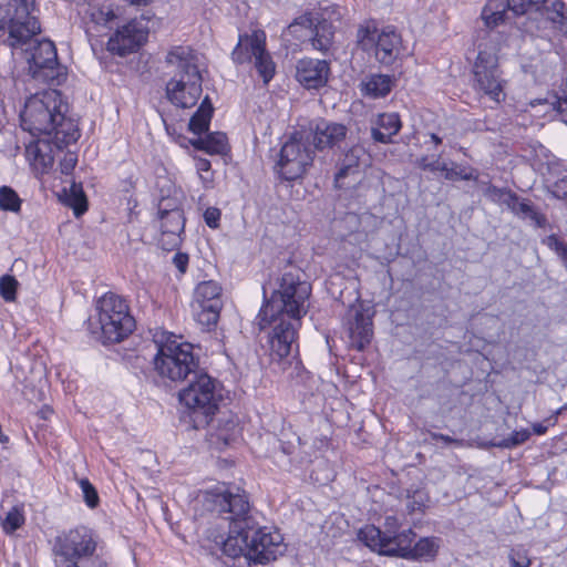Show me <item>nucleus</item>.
Masks as SVG:
<instances>
[{
    "mask_svg": "<svg viewBox=\"0 0 567 567\" xmlns=\"http://www.w3.org/2000/svg\"><path fill=\"white\" fill-rule=\"evenodd\" d=\"M262 291L266 302L257 317L258 324L260 329H265L268 324L276 323L268 336V344L271 360L280 362L288 357L297 337L299 320L307 312L305 303L311 287L293 274L286 272L280 278L278 288L269 282L262 286Z\"/></svg>",
    "mask_w": 567,
    "mask_h": 567,
    "instance_id": "1",
    "label": "nucleus"
},
{
    "mask_svg": "<svg viewBox=\"0 0 567 567\" xmlns=\"http://www.w3.org/2000/svg\"><path fill=\"white\" fill-rule=\"evenodd\" d=\"M131 4L134 6H145L150 3L152 0H127Z\"/></svg>",
    "mask_w": 567,
    "mask_h": 567,
    "instance_id": "62",
    "label": "nucleus"
},
{
    "mask_svg": "<svg viewBox=\"0 0 567 567\" xmlns=\"http://www.w3.org/2000/svg\"><path fill=\"white\" fill-rule=\"evenodd\" d=\"M231 60L234 64L246 70L248 63V32L239 29L238 43L231 52Z\"/></svg>",
    "mask_w": 567,
    "mask_h": 567,
    "instance_id": "39",
    "label": "nucleus"
},
{
    "mask_svg": "<svg viewBox=\"0 0 567 567\" xmlns=\"http://www.w3.org/2000/svg\"><path fill=\"white\" fill-rule=\"evenodd\" d=\"M53 414V410L49 405H44L39 411V415L43 420L50 419V416Z\"/></svg>",
    "mask_w": 567,
    "mask_h": 567,
    "instance_id": "59",
    "label": "nucleus"
},
{
    "mask_svg": "<svg viewBox=\"0 0 567 567\" xmlns=\"http://www.w3.org/2000/svg\"><path fill=\"white\" fill-rule=\"evenodd\" d=\"M439 548V539L421 538L414 546L410 559H429L433 558Z\"/></svg>",
    "mask_w": 567,
    "mask_h": 567,
    "instance_id": "37",
    "label": "nucleus"
},
{
    "mask_svg": "<svg viewBox=\"0 0 567 567\" xmlns=\"http://www.w3.org/2000/svg\"><path fill=\"white\" fill-rule=\"evenodd\" d=\"M432 437H433V440H441L445 444L456 443V444L461 445V441L455 440L449 435L441 434V433H433Z\"/></svg>",
    "mask_w": 567,
    "mask_h": 567,
    "instance_id": "57",
    "label": "nucleus"
},
{
    "mask_svg": "<svg viewBox=\"0 0 567 567\" xmlns=\"http://www.w3.org/2000/svg\"><path fill=\"white\" fill-rule=\"evenodd\" d=\"M159 228L163 234L179 236L185 228V217L181 208H158Z\"/></svg>",
    "mask_w": 567,
    "mask_h": 567,
    "instance_id": "25",
    "label": "nucleus"
},
{
    "mask_svg": "<svg viewBox=\"0 0 567 567\" xmlns=\"http://www.w3.org/2000/svg\"><path fill=\"white\" fill-rule=\"evenodd\" d=\"M267 35L262 30H254L250 33V63L262 83L267 85L276 74V63L271 53L266 48Z\"/></svg>",
    "mask_w": 567,
    "mask_h": 567,
    "instance_id": "18",
    "label": "nucleus"
},
{
    "mask_svg": "<svg viewBox=\"0 0 567 567\" xmlns=\"http://www.w3.org/2000/svg\"><path fill=\"white\" fill-rule=\"evenodd\" d=\"M97 539L94 532L80 526L59 534L52 545L55 567H110L109 563L96 554Z\"/></svg>",
    "mask_w": 567,
    "mask_h": 567,
    "instance_id": "6",
    "label": "nucleus"
},
{
    "mask_svg": "<svg viewBox=\"0 0 567 567\" xmlns=\"http://www.w3.org/2000/svg\"><path fill=\"white\" fill-rule=\"evenodd\" d=\"M206 501L218 513L229 514L228 536L223 543L224 554L233 558L243 557L248 561V501L245 495L218 486L206 494Z\"/></svg>",
    "mask_w": 567,
    "mask_h": 567,
    "instance_id": "4",
    "label": "nucleus"
},
{
    "mask_svg": "<svg viewBox=\"0 0 567 567\" xmlns=\"http://www.w3.org/2000/svg\"><path fill=\"white\" fill-rule=\"evenodd\" d=\"M529 436L530 433L527 430L515 431L508 437L495 443L494 445L504 449H512L527 441Z\"/></svg>",
    "mask_w": 567,
    "mask_h": 567,
    "instance_id": "44",
    "label": "nucleus"
},
{
    "mask_svg": "<svg viewBox=\"0 0 567 567\" xmlns=\"http://www.w3.org/2000/svg\"><path fill=\"white\" fill-rule=\"evenodd\" d=\"M115 13L110 8H92L90 20L86 22L87 35H103L104 30H111V23L115 20Z\"/></svg>",
    "mask_w": 567,
    "mask_h": 567,
    "instance_id": "27",
    "label": "nucleus"
},
{
    "mask_svg": "<svg viewBox=\"0 0 567 567\" xmlns=\"http://www.w3.org/2000/svg\"><path fill=\"white\" fill-rule=\"evenodd\" d=\"M18 285V280L11 275H3L0 278V296L3 300L7 302L16 300Z\"/></svg>",
    "mask_w": 567,
    "mask_h": 567,
    "instance_id": "41",
    "label": "nucleus"
},
{
    "mask_svg": "<svg viewBox=\"0 0 567 567\" xmlns=\"http://www.w3.org/2000/svg\"><path fill=\"white\" fill-rule=\"evenodd\" d=\"M313 163V151L300 133L292 134L281 146L277 167L286 181L302 177Z\"/></svg>",
    "mask_w": 567,
    "mask_h": 567,
    "instance_id": "12",
    "label": "nucleus"
},
{
    "mask_svg": "<svg viewBox=\"0 0 567 567\" xmlns=\"http://www.w3.org/2000/svg\"><path fill=\"white\" fill-rule=\"evenodd\" d=\"M533 431H534V433H535V434H537V435H543V434H545V433H546V431H547V426H546V425H544V424H542V423H535V424L533 425Z\"/></svg>",
    "mask_w": 567,
    "mask_h": 567,
    "instance_id": "60",
    "label": "nucleus"
},
{
    "mask_svg": "<svg viewBox=\"0 0 567 567\" xmlns=\"http://www.w3.org/2000/svg\"><path fill=\"white\" fill-rule=\"evenodd\" d=\"M24 522V518L23 516L21 515V513L19 511H17L16 508L10 511L6 518L3 519L2 522V527H3V530L7 533V534H12L14 533L18 528L21 527V525L23 524Z\"/></svg>",
    "mask_w": 567,
    "mask_h": 567,
    "instance_id": "45",
    "label": "nucleus"
},
{
    "mask_svg": "<svg viewBox=\"0 0 567 567\" xmlns=\"http://www.w3.org/2000/svg\"><path fill=\"white\" fill-rule=\"evenodd\" d=\"M481 17L484 21V24L491 29L506 22L509 19L508 16H503L495 12H486V10H482Z\"/></svg>",
    "mask_w": 567,
    "mask_h": 567,
    "instance_id": "50",
    "label": "nucleus"
},
{
    "mask_svg": "<svg viewBox=\"0 0 567 567\" xmlns=\"http://www.w3.org/2000/svg\"><path fill=\"white\" fill-rule=\"evenodd\" d=\"M295 69L296 80L308 90L324 86L330 74L329 63L324 60L301 59L297 61Z\"/></svg>",
    "mask_w": 567,
    "mask_h": 567,
    "instance_id": "19",
    "label": "nucleus"
},
{
    "mask_svg": "<svg viewBox=\"0 0 567 567\" xmlns=\"http://www.w3.org/2000/svg\"><path fill=\"white\" fill-rule=\"evenodd\" d=\"M508 559L512 567H532L533 565V560L522 547L513 548L508 555Z\"/></svg>",
    "mask_w": 567,
    "mask_h": 567,
    "instance_id": "46",
    "label": "nucleus"
},
{
    "mask_svg": "<svg viewBox=\"0 0 567 567\" xmlns=\"http://www.w3.org/2000/svg\"><path fill=\"white\" fill-rule=\"evenodd\" d=\"M473 89L476 93L499 103L504 97L506 80L498 65L495 49H481L473 65Z\"/></svg>",
    "mask_w": 567,
    "mask_h": 567,
    "instance_id": "11",
    "label": "nucleus"
},
{
    "mask_svg": "<svg viewBox=\"0 0 567 567\" xmlns=\"http://www.w3.org/2000/svg\"><path fill=\"white\" fill-rule=\"evenodd\" d=\"M34 11L35 0H9L0 4V30H8L7 42L16 53L19 45H24L41 31Z\"/></svg>",
    "mask_w": 567,
    "mask_h": 567,
    "instance_id": "9",
    "label": "nucleus"
},
{
    "mask_svg": "<svg viewBox=\"0 0 567 567\" xmlns=\"http://www.w3.org/2000/svg\"><path fill=\"white\" fill-rule=\"evenodd\" d=\"M221 212L219 208L209 206L203 213V219L210 229H217L220 226Z\"/></svg>",
    "mask_w": 567,
    "mask_h": 567,
    "instance_id": "48",
    "label": "nucleus"
},
{
    "mask_svg": "<svg viewBox=\"0 0 567 567\" xmlns=\"http://www.w3.org/2000/svg\"><path fill=\"white\" fill-rule=\"evenodd\" d=\"M358 538L371 550L385 555L389 535L381 532L378 527L368 525L361 528L358 533Z\"/></svg>",
    "mask_w": 567,
    "mask_h": 567,
    "instance_id": "30",
    "label": "nucleus"
},
{
    "mask_svg": "<svg viewBox=\"0 0 567 567\" xmlns=\"http://www.w3.org/2000/svg\"><path fill=\"white\" fill-rule=\"evenodd\" d=\"M359 151L360 150L353 148L350 154H347L346 159L348 161V163L340 168V171L337 174V178L344 177L348 174L351 167L355 164V161L358 158L355 153H358Z\"/></svg>",
    "mask_w": 567,
    "mask_h": 567,
    "instance_id": "53",
    "label": "nucleus"
},
{
    "mask_svg": "<svg viewBox=\"0 0 567 567\" xmlns=\"http://www.w3.org/2000/svg\"><path fill=\"white\" fill-rule=\"evenodd\" d=\"M539 14H545L546 19L559 30L566 29L567 35V10L561 0H546Z\"/></svg>",
    "mask_w": 567,
    "mask_h": 567,
    "instance_id": "32",
    "label": "nucleus"
},
{
    "mask_svg": "<svg viewBox=\"0 0 567 567\" xmlns=\"http://www.w3.org/2000/svg\"><path fill=\"white\" fill-rule=\"evenodd\" d=\"M214 107L208 95H206L196 112L188 122V130L198 137L208 131L213 117Z\"/></svg>",
    "mask_w": 567,
    "mask_h": 567,
    "instance_id": "26",
    "label": "nucleus"
},
{
    "mask_svg": "<svg viewBox=\"0 0 567 567\" xmlns=\"http://www.w3.org/2000/svg\"><path fill=\"white\" fill-rule=\"evenodd\" d=\"M135 328V320L124 298L113 292L103 295L96 302L95 315L87 319L90 333L102 343H117Z\"/></svg>",
    "mask_w": 567,
    "mask_h": 567,
    "instance_id": "5",
    "label": "nucleus"
},
{
    "mask_svg": "<svg viewBox=\"0 0 567 567\" xmlns=\"http://www.w3.org/2000/svg\"><path fill=\"white\" fill-rule=\"evenodd\" d=\"M223 305V288L217 281L206 280L196 286L192 310L203 329L209 331L216 327Z\"/></svg>",
    "mask_w": 567,
    "mask_h": 567,
    "instance_id": "13",
    "label": "nucleus"
},
{
    "mask_svg": "<svg viewBox=\"0 0 567 567\" xmlns=\"http://www.w3.org/2000/svg\"><path fill=\"white\" fill-rule=\"evenodd\" d=\"M196 171L197 173H209L212 168L210 161L207 158H198L196 159Z\"/></svg>",
    "mask_w": 567,
    "mask_h": 567,
    "instance_id": "56",
    "label": "nucleus"
},
{
    "mask_svg": "<svg viewBox=\"0 0 567 567\" xmlns=\"http://www.w3.org/2000/svg\"><path fill=\"white\" fill-rule=\"evenodd\" d=\"M63 192L65 205L73 209V213L76 217L81 216L86 212V197L81 185L72 183L69 192H66V189H64Z\"/></svg>",
    "mask_w": 567,
    "mask_h": 567,
    "instance_id": "35",
    "label": "nucleus"
},
{
    "mask_svg": "<svg viewBox=\"0 0 567 567\" xmlns=\"http://www.w3.org/2000/svg\"><path fill=\"white\" fill-rule=\"evenodd\" d=\"M415 534L412 529L403 530L396 535H389L388 549L385 556H395L410 559L412 553V542Z\"/></svg>",
    "mask_w": 567,
    "mask_h": 567,
    "instance_id": "28",
    "label": "nucleus"
},
{
    "mask_svg": "<svg viewBox=\"0 0 567 567\" xmlns=\"http://www.w3.org/2000/svg\"><path fill=\"white\" fill-rule=\"evenodd\" d=\"M215 420L209 427V433L212 435H216L217 441L223 442L225 445H229L237 440V437L241 434V427L239 426L237 417L233 415H223L217 420V424L215 425Z\"/></svg>",
    "mask_w": 567,
    "mask_h": 567,
    "instance_id": "24",
    "label": "nucleus"
},
{
    "mask_svg": "<svg viewBox=\"0 0 567 567\" xmlns=\"http://www.w3.org/2000/svg\"><path fill=\"white\" fill-rule=\"evenodd\" d=\"M402 123L398 113H382L371 121L373 141L382 144L392 143V137L399 133Z\"/></svg>",
    "mask_w": 567,
    "mask_h": 567,
    "instance_id": "22",
    "label": "nucleus"
},
{
    "mask_svg": "<svg viewBox=\"0 0 567 567\" xmlns=\"http://www.w3.org/2000/svg\"><path fill=\"white\" fill-rule=\"evenodd\" d=\"M347 326L351 347L363 350L373 337L370 309H364L361 303L351 306L347 313Z\"/></svg>",
    "mask_w": 567,
    "mask_h": 567,
    "instance_id": "17",
    "label": "nucleus"
},
{
    "mask_svg": "<svg viewBox=\"0 0 567 567\" xmlns=\"http://www.w3.org/2000/svg\"><path fill=\"white\" fill-rule=\"evenodd\" d=\"M444 177L449 181H474L477 178V174L473 168L453 165L452 167L446 166Z\"/></svg>",
    "mask_w": 567,
    "mask_h": 567,
    "instance_id": "42",
    "label": "nucleus"
},
{
    "mask_svg": "<svg viewBox=\"0 0 567 567\" xmlns=\"http://www.w3.org/2000/svg\"><path fill=\"white\" fill-rule=\"evenodd\" d=\"M192 145L205 151L208 154H224L227 151V136L221 132L208 133L206 136L197 137L192 141Z\"/></svg>",
    "mask_w": 567,
    "mask_h": 567,
    "instance_id": "31",
    "label": "nucleus"
},
{
    "mask_svg": "<svg viewBox=\"0 0 567 567\" xmlns=\"http://www.w3.org/2000/svg\"><path fill=\"white\" fill-rule=\"evenodd\" d=\"M484 194L492 202L505 205L507 208H509L516 196V194L512 190L506 188H498L494 185H489Z\"/></svg>",
    "mask_w": 567,
    "mask_h": 567,
    "instance_id": "40",
    "label": "nucleus"
},
{
    "mask_svg": "<svg viewBox=\"0 0 567 567\" xmlns=\"http://www.w3.org/2000/svg\"><path fill=\"white\" fill-rule=\"evenodd\" d=\"M546 0H507L508 10L515 16H527L528 20L536 19Z\"/></svg>",
    "mask_w": 567,
    "mask_h": 567,
    "instance_id": "33",
    "label": "nucleus"
},
{
    "mask_svg": "<svg viewBox=\"0 0 567 567\" xmlns=\"http://www.w3.org/2000/svg\"><path fill=\"white\" fill-rule=\"evenodd\" d=\"M508 209L522 219H529L536 227L543 228L547 224L545 215L540 214L529 200L522 199L517 195Z\"/></svg>",
    "mask_w": 567,
    "mask_h": 567,
    "instance_id": "29",
    "label": "nucleus"
},
{
    "mask_svg": "<svg viewBox=\"0 0 567 567\" xmlns=\"http://www.w3.org/2000/svg\"><path fill=\"white\" fill-rule=\"evenodd\" d=\"M393 78L386 74H369L360 82V91L363 96L369 99H380L386 96L392 87Z\"/></svg>",
    "mask_w": 567,
    "mask_h": 567,
    "instance_id": "23",
    "label": "nucleus"
},
{
    "mask_svg": "<svg viewBox=\"0 0 567 567\" xmlns=\"http://www.w3.org/2000/svg\"><path fill=\"white\" fill-rule=\"evenodd\" d=\"M553 193L557 197H564L567 195V177L555 183Z\"/></svg>",
    "mask_w": 567,
    "mask_h": 567,
    "instance_id": "54",
    "label": "nucleus"
},
{
    "mask_svg": "<svg viewBox=\"0 0 567 567\" xmlns=\"http://www.w3.org/2000/svg\"><path fill=\"white\" fill-rule=\"evenodd\" d=\"M446 163L441 162L440 159L433 161L431 163H425L422 165L423 169L431 171V172H443L445 173L446 169Z\"/></svg>",
    "mask_w": 567,
    "mask_h": 567,
    "instance_id": "55",
    "label": "nucleus"
},
{
    "mask_svg": "<svg viewBox=\"0 0 567 567\" xmlns=\"http://www.w3.org/2000/svg\"><path fill=\"white\" fill-rule=\"evenodd\" d=\"M431 138L435 144H440L442 142L441 137H439L436 134H431Z\"/></svg>",
    "mask_w": 567,
    "mask_h": 567,
    "instance_id": "63",
    "label": "nucleus"
},
{
    "mask_svg": "<svg viewBox=\"0 0 567 567\" xmlns=\"http://www.w3.org/2000/svg\"><path fill=\"white\" fill-rule=\"evenodd\" d=\"M22 200L18 193L10 186L0 187V209L3 212L19 213Z\"/></svg>",
    "mask_w": 567,
    "mask_h": 567,
    "instance_id": "38",
    "label": "nucleus"
},
{
    "mask_svg": "<svg viewBox=\"0 0 567 567\" xmlns=\"http://www.w3.org/2000/svg\"><path fill=\"white\" fill-rule=\"evenodd\" d=\"M390 519L391 518H386V525L390 526Z\"/></svg>",
    "mask_w": 567,
    "mask_h": 567,
    "instance_id": "64",
    "label": "nucleus"
},
{
    "mask_svg": "<svg viewBox=\"0 0 567 567\" xmlns=\"http://www.w3.org/2000/svg\"><path fill=\"white\" fill-rule=\"evenodd\" d=\"M285 550L282 535L276 529L261 527L250 539V565L275 561Z\"/></svg>",
    "mask_w": 567,
    "mask_h": 567,
    "instance_id": "15",
    "label": "nucleus"
},
{
    "mask_svg": "<svg viewBox=\"0 0 567 567\" xmlns=\"http://www.w3.org/2000/svg\"><path fill=\"white\" fill-rule=\"evenodd\" d=\"M189 257L187 254L177 251L173 257V265L179 270L181 274H185L188 267Z\"/></svg>",
    "mask_w": 567,
    "mask_h": 567,
    "instance_id": "52",
    "label": "nucleus"
},
{
    "mask_svg": "<svg viewBox=\"0 0 567 567\" xmlns=\"http://www.w3.org/2000/svg\"><path fill=\"white\" fill-rule=\"evenodd\" d=\"M524 28V30L528 33H533L536 29H538V27H535L533 25V22H529V23H524L522 25Z\"/></svg>",
    "mask_w": 567,
    "mask_h": 567,
    "instance_id": "61",
    "label": "nucleus"
},
{
    "mask_svg": "<svg viewBox=\"0 0 567 567\" xmlns=\"http://www.w3.org/2000/svg\"><path fill=\"white\" fill-rule=\"evenodd\" d=\"M157 352L153 358L157 375L174 383L188 380L199 369V358L189 342L179 341L173 333H165L156 340Z\"/></svg>",
    "mask_w": 567,
    "mask_h": 567,
    "instance_id": "7",
    "label": "nucleus"
},
{
    "mask_svg": "<svg viewBox=\"0 0 567 567\" xmlns=\"http://www.w3.org/2000/svg\"><path fill=\"white\" fill-rule=\"evenodd\" d=\"M79 486L83 494V499L87 507L95 508L100 503V497L96 488L87 478H80Z\"/></svg>",
    "mask_w": 567,
    "mask_h": 567,
    "instance_id": "43",
    "label": "nucleus"
},
{
    "mask_svg": "<svg viewBox=\"0 0 567 567\" xmlns=\"http://www.w3.org/2000/svg\"><path fill=\"white\" fill-rule=\"evenodd\" d=\"M146 25L136 19L128 21L116 30L107 41V50L120 56L137 51L147 40Z\"/></svg>",
    "mask_w": 567,
    "mask_h": 567,
    "instance_id": "16",
    "label": "nucleus"
},
{
    "mask_svg": "<svg viewBox=\"0 0 567 567\" xmlns=\"http://www.w3.org/2000/svg\"><path fill=\"white\" fill-rule=\"evenodd\" d=\"M68 104L61 92L47 90L28 97L20 111V126L31 136H53L59 150L74 144L80 137L76 122L68 117Z\"/></svg>",
    "mask_w": 567,
    "mask_h": 567,
    "instance_id": "2",
    "label": "nucleus"
},
{
    "mask_svg": "<svg viewBox=\"0 0 567 567\" xmlns=\"http://www.w3.org/2000/svg\"><path fill=\"white\" fill-rule=\"evenodd\" d=\"M543 243L551 250H554L567 264V244L559 239L556 235L547 236Z\"/></svg>",
    "mask_w": 567,
    "mask_h": 567,
    "instance_id": "47",
    "label": "nucleus"
},
{
    "mask_svg": "<svg viewBox=\"0 0 567 567\" xmlns=\"http://www.w3.org/2000/svg\"><path fill=\"white\" fill-rule=\"evenodd\" d=\"M483 10H486V12L501 13L503 16H508L509 11L507 0H488Z\"/></svg>",
    "mask_w": 567,
    "mask_h": 567,
    "instance_id": "51",
    "label": "nucleus"
},
{
    "mask_svg": "<svg viewBox=\"0 0 567 567\" xmlns=\"http://www.w3.org/2000/svg\"><path fill=\"white\" fill-rule=\"evenodd\" d=\"M313 27L312 14L310 12L303 13L296 18L288 27L287 33L295 37L298 40L306 38L311 28Z\"/></svg>",
    "mask_w": 567,
    "mask_h": 567,
    "instance_id": "36",
    "label": "nucleus"
},
{
    "mask_svg": "<svg viewBox=\"0 0 567 567\" xmlns=\"http://www.w3.org/2000/svg\"><path fill=\"white\" fill-rule=\"evenodd\" d=\"M18 51L27 61L29 72L34 80L50 85L61 84L65 73L58 60L56 48L51 40H38L33 37L24 45H19ZM12 53L16 54L13 50Z\"/></svg>",
    "mask_w": 567,
    "mask_h": 567,
    "instance_id": "10",
    "label": "nucleus"
},
{
    "mask_svg": "<svg viewBox=\"0 0 567 567\" xmlns=\"http://www.w3.org/2000/svg\"><path fill=\"white\" fill-rule=\"evenodd\" d=\"M357 38L363 50L374 48L377 60L385 65L393 63L401 52V35L389 27L380 32L360 28Z\"/></svg>",
    "mask_w": 567,
    "mask_h": 567,
    "instance_id": "14",
    "label": "nucleus"
},
{
    "mask_svg": "<svg viewBox=\"0 0 567 567\" xmlns=\"http://www.w3.org/2000/svg\"><path fill=\"white\" fill-rule=\"evenodd\" d=\"M25 146V158L37 173H48L54 163V148L60 151L53 143L52 137L37 136Z\"/></svg>",
    "mask_w": 567,
    "mask_h": 567,
    "instance_id": "20",
    "label": "nucleus"
},
{
    "mask_svg": "<svg viewBox=\"0 0 567 567\" xmlns=\"http://www.w3.org/2000/svg\"><path fill=\"white\" fill-rule=\"evenodd\" d=\"M166 63L174 68L165 86L167 100L181 109L195 106L203 92L198 54L189 47H174L166 55Z\"/></svg>",
    "mask_w": 567,
    "mask_h": 567,
    "instance_id": "3",
    "label": "nucleus"
},
{
    "mask_svg": "<svg viewBox=\"0 0 567 567\" xmlns=\"http://www.w3.org/2000/svg\"><path fill=\"white\" fill-rule=\"evenodd\" d=\"M313 132V145L316 150L322 151L326 148H333L344 141L348 128L346 125L336 122H328L326 120L319 121Z\"/></svg>",
    "mask_w": 567,
    "mask_h": 567,
    "instance_id": "21",
    "label": "nucleus"
},
{
    "mask_svg": "<svg viewBox=\"0 0 567 567\" xmlns=\"http://www.w3.org/2000/svg\"><path fill=\"white\" fill-rule=\"evenodd\" d=\"M187 386L179 391V402L189 411L193 427L204 429L210 425L218 409V381L198 369L190 375Z\"/></svg>",
    "mask_w": 567,
    "mask_h": 567,
    "instance_id": "8",
    "label": "nucleus"
},
{
    "mask_svg": "<svg viewBox=\"0 0 567 567\" xmlns=\"http://www.w3.org/2000/svg\"><path fill=\"white\" fill-rule=\"evenodd\" d=\"M199 175V178L202 179L203 184H204V187L205 188H209L212 185V182H213V174L212 172L209 173H198Z\"/></svg>",
    "mask_w": 567,
    "mask_h": 567,
    "instance_id": "58",
    "label": "nucleus"
},
{
    "mask_svg": "<svg viewBox=\"0 0 567 567\" xmlns=\"http://www.w3.org/2000/svg\"><path fill=\"white\" fill-rule=\"evenodd\" d=\"M309 33L313 34L311 38L313 49L322 52L329 50L333 39L332 25L329 22L322 21L318 23Z\"/></svg>",
    "mask_w": 567,
    "mask_h": 567,
    "instance_id": "34",
    "label": "nucleus"
},
{
    "mask_svg": "<svg viewBox=\"0 0 567 567\" xmlns=\"http://www.w3.org/2000/svg\"><path fill=\"white\" fill-rule=\"evenodd\" d=\"M78 163V155L74 152L68 151L60 159V169L63 175H71Z\"/></svg>",
    "mask_w": 567,
    "mask_h": 567,
    "instance_id": "49",
    "label": "nucleus"
}]
</instances>
